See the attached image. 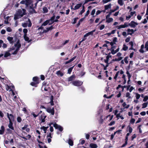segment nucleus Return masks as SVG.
Here are the masks:
<instances>
[{"instance_id":"obj_1","label":"nucleus","mask_w":148,"mask_h":148,"mask_svg":"<svg viewBox=\"0 0 148 148\" xmlns=\"http://www.w3.org/2000/svg\"><path fill=\"white\" fill-rule=\"evenodd\" d=\"M51 125H53V126L56 129H58L61 132L62 131L63 128L60 125H58L56 123H53V122H50L48 124L50 128V130L51 132H52L53 131V129L52 126H51Z\"/></svg>"},{"instance_id":"obj_2","label":"nucleus","mask_w":148,"mask_h":148,"mask_svg":"<svg viewBox=\"0 0 148 148\" xmlns=\"http://www.w3.org/2000/svg\"><path fill=\"white\" fill-rule=\"evenodd\" d=\"M97 117H98V120L99 123H100L102 124L103 122V120L104 118H106L104 117L103 115L100 112H99L97 115Z\"/></svg>"},{"instance_id":"obj_3","label":"nucleus","mask_w":148,"mask_h":148,"mask_svg":"<svg viewBox=\"0 0 148 148\" xmlns=\"http://www.w3.org/2000/svg\"><path fill=\"white\" fill-rule=\"evenodd\" d=\"M73 84L75 86H80L82 85L83 84V82L80 81L75 80L72 82Z\"/></svg>"},{"instance_id":"obj_4","label":"nucleus","mask_w":148,"mask_h":148,"mask_svg":"<svg viewBox=\"0 0 148 148\" xmlns=\"http://www.w3.org/2000/svg\"><path fill=\"white\" fill-rule=\"evenodd\" d=\"M22 10L23 11V12L21 10H19L18 11L17 13L21 17L26 14L25 10L24 9H23Z\"/></svg>"},{"instance_id":"obj_5","label":"nucleus","mask_w":148,"mask_h":148,"mask_svg":"<svg viewBox=\"0 0 148 148\" xmlns=\"http://www.w3.org/2000/svg\"><path fill=\"white\" fill-rule=\"evenodd\" d=\"M138 23L135 22L134 21H132L131 22L129 23V25L131 27L135 28L136 27V25H138Z\"/></svg>"},{"instance_id":"obj_6","label":"nucleus","mask_w":148,"mask_h":148,"mask_svg":"<svg viewBox=\"0 0 148 148\" xmlns=\"http://www.w3.org/2000/svg\"><path fill=\"white\" fill-rule=\"evenodd\" d=\"M7 116L9 119L10 121L14 120V117L13 115L11 114H9L7 113Z\"/></svg>"},{"instance_id":"obj_7","label":"nucleus","mask_w":148,"mask_h":148,"mask_svg":"<svg viewBox=\"0 0 148 148\" xmlns=\"http://www.w3.org/2000/svg\"><path fill=\"white\" fill-rule=\"evenodd\" d=\"M127 31L128 32L127 34V35H132L134 32V30L133 29H128Z\"/></svg>"},{"instance_id":"obj_8","label":"nucleus","mask_w":148,"mask_h":148,"mask_svg":"<svg viewBox=\"0 0 148 148\" xmlns=\"http://www.w3.org/2000/svg\"><path fill=\"white\" fill-rule=\"evenodd\" d=\"M96 31L95 29H94L93 30L88 32L87 33H86L84 35V37H87L90 35H92L93 34V32H95Z\"/></svg>"},{"instance_id":"obj_9","label":"nucleus","mask_w":148,"mask_h":148,"mask_svg":"<svg viewBox=\"0 0 148 148\" xmlns=\"http://www.w3.org/2000/svg\"><path fill=\"white\" fill-rule=\"evenodd\" d=\"M46 116L44 114H42L40 117V119L41 120V123H43L45 122V119L46 118Z\"/></svg>"},{"instance_id":"obj_10","label":"nucleus","mask_w":148,"mask_h":148,"mask_svg":"<svg viewBox=\"0 0 148 148\" xmlns=\"http://www.w3.org/2000/svg\"><path fill=\"white\" fill-rule=\"evenodd\" d=\"M7 39L8 40L10 43L13 44L14 43L13 37L8 36L7 38Z\"/></svg>"},{"instance_id":"obj_11","label":"nucleus","mask_w":148,"mask_h":148,"mask_svg":"<svg viewBox=\"0 0 148 148\" xmlns=\"http://www.w3.org/2000/svg\"><path fill=\"white\" fill-rule=\"evenodd\" d=\"M113 115L110 116V115H109L108 116H107L106 117V118H104V119L106 120L108 118V121H110L112 120V119L113 118Z\"/></svg>"},{"instance_id":"obj_12","label":"nucleus","mask_w":148,"mask_h":148,"mask_svg":"<svg viewBox=\"0 0 148 148\" xmlns=\"http://www.w3.org/2000/svg\"><path fill=\"white\" fill-rule=\"evenodd\" d=\"M27 35H24V39L25 41H27L28 43L32 41V40L31 39L29 40V37L27 36Z\"/></svg>"},{"instance_id":"obj_13","label":"nucleus","mask_w":148,"mask_h":148,"mask_svg":"<svg viewBox=\"0 0 148 148\" xmlns=\"http://www.w3.org/2000/svg\"><path fill=\"white\" fill-rule=\"evenodd\" d=\"M94 132H96L95 131H91V132L89 134L85 133V135L86 138L87 139H89V137H90V134H94Z\"/></svg>"},{"instance_id":"obj_14","label":"nucleus","mask_w":148,"mask_h":148,"mask_svg":"<svg viewBox=\"0 0 148 148\" xmlns=\"http://www.w3.org/2000/svg\"><path fill=\"white\" fill-rule=\"evenodd\" d=\"M82 4L81 3L77 4L74 7V8L73 9L74 10H75L79 9L81 7Z\"/></svg>"},{"instance_id":"obj_15","label":"nucleus","mask_w":148,"mask_h":148,"mask_svg":"<svg viewBox=\"0 0 148 148\" xmlns=\"http://www.w3.org/2000/svg\"><path fill=\"white\" fill-rule=\"evenodd\" d=\"M25 4L27 6H28L32 2V0H25Z\"/></svg>"},{"instance_id":"obj_16","label":"nucleus","mask_w":148,"mask_h":148,"mask_svg":"<svg viewBox=\"0 0 148 148\" xmlns=\"http://www.w3.org/2000/svg\"><path fill=\"white\" fill-rule=\"evenodd\" d=\"M15 46L16 47H18V48H20L21 45L20 43V40H18L16 44H15Z\"/></svg>"},{"instance_id":"obj_17","label":"nucleus","mask_w":148,"mask_h":148,"mask_svg":"<svg viewBox=\"0 0 148 148\" xmlns=\"http://www.w3.org/2000/svg\"><path fill=\"white\" fill-rule=\"evenodd\" d=\"M34 8H33V9H30L29 12L30 14H33L34 13H36L37 12L36 10L34 9Z\"/></svg>"},{"instance_id":"obj_18","label":"nucleus","mask_w":148,"mask_h":148,"mask_svg":"<svg viewBox=\"0 0 148 148\" xmlns=\"http://www.w3.org/2000/svg\"><path fill=\"white\" fill-rule=\"evenodd\" d=\"M4 127L3 126H2L1 127V129H0V134H3L4 133Z\"/></svg>"},{"instance_id":"obj_19","label":"nucleus","mask_w":148,"mask_h":148,"mask_svg":"<svg viewBox=\"0 0 148 148\" xmlns=\"http://www.w3.org/2000/svg\"><path fill=\"white\" fill-rule=\"evenodd\" d=\"M90 147L91 148H97V145L95 143H90Z\"/></svg>"},{"instance_id":"obj_20","label":"nucleus","mask_w":148,"mask_h":148,"mask_svg":"<svg viewBox=\"0 0 148 148\" xmlns=\"http://www.w3.org/2000/svg\"><path fill=\"white\" fill-rule=\"evenodd\" d=\"M9 128L12 130H14V128L13 126V123L11 121H10L8 125Z\"/></svg>"},{"instance_id":"obj_21","label":"nucleus","mask_w":148,"mask_h":148,"mask_svg":"<svg viewBox=\"0 0 148 148\" xmlns=\"http://www.w3.org/2000/svg\"><path fill=\"white\" fill-rule=\"evenodd\" d=\"M39 82H32L30 83V85L33 86L37 87L38 86L37 84L39 83Z\"/></svg>"},{"instance_id":"obj_22","label":"nucleus","mask_w":148,"mask_h":148,"mask_svg":"<svg viewBox=\"0 0 148 148\" xmlns=\"http://www.w3.org/2000/svg\"><path fill=\"white\" fill-rule=\"evenodd\" d=\"M111 3H109L108 5H105L104 6L105 10H107L108 9H110L111 8Z\"/></svg>"},{"instance_id":"obj_23","label":"nucleus","mask_w":148,"mask_h":148,"mask_svg":"<svg viewBox=\"0 0 148 148\" xmlns=\"http://www.w3.org/2000/svg\"><path fill=\"white\" fill-rule=\"evenodd\" d=\"M75 78V75H72L68 78V81L69 82L73 81Z\"/></svg>"},{"instance_id":"obj_24","label":"nucleus","mask_w":148,"mask_h":148,"mask_svg":"<svg viewBox=\"0 0 148 148\" xmlns=\"http://www.w3.org/2000/svg\"><path fill=\"white\" fill-rule=\"evenodd\" d=\"M39 78L37 77H34L33 78V80L34 82H39Z\"/></svg>"},{"instance_id":"obj_25","label":"nucleus","mask_w":148,"mask_h":148,"mask_svg":"<svg viewBox=\"0 0 148 148\" xmlns=\"http://www.w3.org/2000/svg\"><path fill=\"white\" fill-rule=\"evenodd\" d=\"M49 127L47 126V127L43 126L41 127L40 129L41 130H42L44 132V133H46V131L47 130V129Z\"/></svg>"},{"instance_id":"obj_26","label":"nucleus","mask_w":148,"mask_h":148,"mask_svg":"<svg viewBox=\"0 0 148 148\" xmlns=\"http://www.w3.org/2000/svg\"><path fill=\"white\" fill-rule=\"evenodd\" d=\"M21 17L17 13L14 15V19L15 20H16Z\"/></svg>"},{"instance_id":"obj_27","label":"nucleus","mask_w":148,"mask_h":148,"mask_svg":"<svg viewBox=\"0 0 148 148\" xmlns=\"http://www.w3.org/2000/svg\"><path fill=\"white\" fill-rule=\"evenodd\" d=\"M68 143L70 146H72L73 145V140L71 139H69Z\"/></svg>"},{"instance_id":"obj_28","label":"nucleus","mask_w":148,"mask_h":148,"mask_svg":"<svg viewBox=\"0 0 148 148\" xmlns=\"http://www.w3.org/2000/svg\"><path fill=\"white\" fill-rule=\"evenodd\" d=\"M9 52H9L8 51H8H6L5 52V53L4 55V57L5 58H7L11 55V54L9 53Z\"/></svg>"},{"instance_id":"obj_29","label":"nucleus","mask_w":148,"mask_h":148,"mask_svg":"<svg viewBox=\"0 0 148 148\" xmlns=\"http://www.w3.org/2000/svg\"><path fill=\"white\" fill-rule=\"evenodd\" d=\"M49 22V20H47L43 23L42 24V26H45L48 24Z\"/></svg>"},{"instance_id":"obj_30","label":"nucleus","mask_w":148,"mask_h":148,"mask_svg":"<svg viewBox=\"0 0 148 148\" xmlns=\"http://www.w3.org/2000/svg\"><path fill=\"white\" fill-rule=\"evenodd\" d=\"M106 22L110 23L113 21V19L112 18H109L107 19H106Z\"/></svg>"},{"instance_id":"obj_31","label":"nucleus","mask_w":148,"mask_h":148,"mask_svg":"<svg viewBox=\"0 0 148 148\" xmlns=\"http://www.w3.org/2000/svg\"><path fill=\"white\" fill-rule=\"evenodd\" d=\"M74 66H73L72 67L70 68L68 70V73L69 74H71L73 69Z\"/></svg>"},{"instance_id":"obj_32","label":"nucleus","mask_w":148,"mask_h":148,"mask_svg":"<svg viewBox=\"0 0 148 148\" xmlns=\"http://www.w3.org/2000/svg\"><path fill=\"white\" fill-rule=\"evenodd\" d=\"M122 58V57H120L118 58H115V59H112V60L114 61H119L121 60Z\"/></svg>"},{"instance_id":"obj_33","label":"nucleus","mask_w":148,"mask_h":148,"mask_svg":"<svg viewBox=\"0 0 148 148\" xmlns=\"http://www.w3.org/2000/svg\"><path fill=\"white\" fill-rule=\"evenodd\" d=\"M42 10L44 13H47L48 12V10L46 7H44L42 8Z\"/></svg>"},{"instance_id":"obj_34","label":"nucleus","mask_w":148,"mask_h":148,"mask_svg":"<svg viewBox=\"0 0 148 148\" xmlns=\"http://www.w3.org/2000/svg\"><path fill=\"white\" fill-rule=\"evenodd\" d=\"M123 47L122 48V49L124 51H126L128 49V47L125 44L123 45Z\"/></svg>"},{"instance_id":"obj_35","label":"nucleus","mask_w":148,"mask_h":148,"mask_svg":"<svg viewBox=\"0 0 148 148\" xmlns=\"http://www.w3.org/2000/svg\"><path fill=\"white\" fill-rule=\"evenodd\" d=\"M85 12V7L84 5L82 6V10L80 12L79 14L82 15Z\"/></svg>"},{"instance_id":"obj_36","label":"nucleus","mask_w":148,"mask_h":148,"mask_svg":"<svg viewBox=\"0 0 148 148\" xmlns=\"http://www.w3.org/2000/svg\"><path fill=\"white\" fill-rule=\"evenodd\" d=\"M56 73L58 75H60L61 76L63 75V73L60 71H58Z\"/></svg>"},{"instance_id":"obj_37","label":"nucleus","mask_w":148,"mask_h":148,"mask_svg":"<svg viewBox=\"0 0 148 148\" xmlns=\"http://www.w3.org/2000/svg\"><path fill=\"white\" fill-rule=\"evenodd\" d=\"M53 28V26L51 25L50 27L47 28L46 29L48 32L49 31L52 30Z\"/></svg>"},{"instance_id":"obj_38","label":"nucleus","mask_w":148,"mask_h":148,"mask_svg":"<svg viewBox=\"0 0 148 148\" xmlns=\"http://www.w3.org/2000/svg\"><path fill=\"white\" fill-rule=\"evenodd\" d=\"M148 103L147 102H145L143 103L142 104L143 106L142 107V108H146L147 106Z\"/></svg>"},{"instance_id":"obj_39","label":"nucleus","mask_w":148,"mask_h":148,"mask_svg":"<svg viewBox=\"0 0 148 148\" xmlns=\"http://www.w3.org/2000/svg\"><path fill=\"white\" fill-rule=\"evenodd\" d=\"M55 16L53 14V16L52 17H51L50 19H49L48 20H49V22H50V21H54L55 20Z\"/></svg>"},{"instance_id":"obj_40","label":"nucleus","mask_w":148,"mask_h":148,"mask_svg":"<svg viewBox=\"0 0 148 148\" xmlns=\"http://www.w3.org/2000/svg\"><path fill=\"white\" fill-rule=\"evenodd\" d=\"M116 117L118 119L120 118L121 119H124V118L121 116L120 115V114H118L116 115Z\"/></svg>"},{"instance_id":"obj_41","label":"nucleus","mask_w":148,"mask_h":148,"mask_svg":"<svg viewBox=\"0 0 148 148\" xmlns=\"http://www.w3.org/2000/svg\"><path fill=\"white\" fill-rule=\"evenodd\" d=\"M111 53L110 52L108 54H106V55H108L106 57V58L109 60V58L112 57V56L110 55Z\"/></svg>"},{"instance_id":"obj_42","label":"nucleus","mask_w":148,"mask_h":148,"mask_svg":"<svg viewBox=\"0 0 148 148\" xmlns=\"http://www.w3.org/2000/svg\"><path fill=\"white\" fill-rule=\"evenodd\" d=\"M58 20L57 19H55L54 21H50L49 23H48L49 25H51L53 24L55 22H57Z\"/></svg>"},{"instance_id":"obj_43","label":"nucleus","mask_w":148,"mask_h":148,"mask_svg":"<svg viewBox=\"0 0 148 148\" xmlns=\"http://www.w3.org/2000/svg\"><path fill=\"white\" fill-rule=\"evenodd\" d=\"M118 3L120 5L122 6L123 4V0H118Z\"/></svg>"},{"instance_id":"obj_44","label":"nucleus","mask_w":148,"mask_h":148,"mask_svg":"<svg viewBox=\"0 0 148 148\" xmlns=\"http://www.w3.org/2000/svg\"><path fill=\"white\" fill-rule=\"evenodd\" d=\"M128 58V56H126L125 58L124 59V61L125 63L126 64H128V62L127 60Z\"/></svg>"},{"instance_id":"obj_45","label":"nucleus","mask_w":148,"mask_h":148,"mask_svg":"<svg viewBox=\"0 0 148 148\" xmlns=\"http://www.w3.org/2000/svg\"><path fill=\"white\" fill-rule=\"evenodd\" d=\"M145 47L146 49V51H148V41L146 42Z\"/></svg>"},{"instance_id":"obj_46","label":"nucleus","mask_w":148,"mask_h":148,"mask_svg":"<svg viewBox=\"0 0 148 148\" xmlns=\"http://www.w3.org/2000/svg\"><path fill=\"white\" fill-rule=\"evenodd\" d=\"M31 114L34 117L36 118L39 115V113L35 114L34 112H33Z\"/></svg>"},{"instance_id":"obj_47","label":"nucleus","mask_w":148,"mask_h":148,"mask_svg":"<svg viewBox=\"0 0 148 148\" xmlns=\"http://www.w3.org/2000/svg\"><path fill=\"white\" fill-rule=\"evenodd\" d=\"M116 27H118V29H120L121 28H125V27L124 26V25H121L119 26H116Z\"/></svg>"},{"instance_id":"obj_48","label":"nucleus","mask_w":148,"mask_h":148,"mask_svg":"<svg viewBox=\"0 0 148 148\" xmlns=\"http://www.w3.org/2000/svg\"><path fill=\"white\" fill-rule=\"evenodd\" d=\"M28 22H29L28 26L29 27H30L32 26V23H31L30 20L29 18L28 19Z\"/></svg>"},{"instance_id":"obj_49","label":"nucleus","mask_w":148,"mask_h":148,"mask_svg":"<svg viewBox=\"0 0 148 148\" xmlns=\"http://www.w3.org/2000/svg\"><path fill=\"white\" fill-rule=\"evenodd\" d=\"M140 95L138 94V93H136V98L137 100L138 99L140 98Z\"/></svg>"},{"instance_id":"obj_50","label":"nucleus","mask_w":148,"mask_h":148,"mask_svg":"<svg viewBox=\"0 0 148 148\" xmlns=\"http://www.w3.org/2000/svg\"><path fill=\"white\" fill-rule=\"evenodd\" d=\"M119 73V71H118L116 73L115 76L114 77V79H115L116 80V79L118 77V74Z\"/></svg>"},{"instance_id":"obj_51","label":"nucleus","mask_w":148,"mask_h":148,"mask_svg":"<svg viewBox=\"0 0 148 148\" xmlns=\"http://www.w3.org/2000/svg\"><path fill=\"white\" fill-rule=\"evenodd\" d=\"M78 17H76L74 18L73 21V22H72V23L73 24H75L77 22V19H78Z\"/></svg>"},{"instance_id":"obj_52","label":"nucleus","mask_w":148,"mask_h":148,"mask_svg":"<svg viewBox=\"0 0 148 148\" xmlns=\"http://www.w3.org/2000/svg\"><path fill=\"white\" fill-rule=\"evenodd\" d=\"M108 50H110L111 51V53L113 55L115 53H116V52L115 51H114V49H108Z\"/></svg>"},{"instance_id":"obj_53","label":"nucleus","mask_w":148,"mask_h":148,"mask_svg":"<svg viewBox=\"0 0 148 148\" xmlns=\"http://www.w3.org/2000/svg\"><path fill=\"white\" fill-rule=\"evenodd\" d=\"M47 111H54V108H53L52 109H51V108L50 107H48L47 109Z\"/></svg>"},{"instance_id":"obj_54","label":"nucleus","mask_w":148,"mask_h":148,"mask_svg":"<svg viewBox=\"0 0 148 148\" xmlns=\"http://www.w3.org/2000/svg\"><path fill=\"white\" fill-rule=\"evenodd\" d=\"M23 32L24 33V35H27V32L28 30L27 29L25 28L23 29Z\"/></svg>"},{"instance_id":"obj_55","label":"nucleus","mask_w":148,"mask_h":148,"mask_svg":"<svg viewBox=\"0 0 148 148\" xmlns=\"http://www.w3.org/2000/svg\"><path fill=\"white\" fill-rule=\"evenodd\" d=\"M22 26L24 27H26L27 26V23H22Z\"/></svg>"},{"instance_id":"obj_56","label":"nucleus","mask_w":148,"mask_h":148,"mask_svg":"<svg viewBox=\"0 0 148 148\" xmlns=\"http://www.w3.org/2000/svg\"><path fill=\"white\" fill-rule=\"evenodd\" d=\"M125 143L123 145H122V146L121 147H124L127 145V140H125Z\"/></svg>"},{"instance_id":"obj_57","label":"nucleus","mask_w":148,"mask_h":148,"mask_svg":"<svg viewBox=\"0 0 148 148\" xmlns=\"http://www.w3.org/2000/svg\"><path fill=\"white\" fill-rule=\"evenodd\" d=\"M125 143L123 145H122V146L121 147H124L127 145V140H125Z\"/></svg>"},{"instance_id":"obj_58","label":"nucleus","mask_w":148,"mask_h":148,"mask_svg":"<svg viewBox=\"0 0 148 148\" xmlns=\"http://www.w3.org/2000/svg\"><path fill=\"white\" fill-rule=\"evenodd\" d=\"M17 120L18 122L20 123L22 121V119L20 117L18 116L17 118Z\"/></svg>"},{"instance_id":"obj_59","label":"nucleus","mask_w":148,"mask_h":148,"mask_svg":"<svg viewBox=\"0 0 148 148\" xmlns=\"http://www.w3.org/2000/svg\"><path fill=\"white\" fill-rule=\"evenodd\" d=\"M6 30L8 32H11L12 31V29L10 27H8L6 29Z\"/></svg>"},{"instance_id":"obj_60","label":"nucleus","mask_w":148,"mask_h":148,"mask_svg":"<svg viewBox=\"0 0 148 148\" xmlns=\"http://www.w3.org/2000/svg\"><path fill=\"white\" fill-rule=\"evenodd\" d=\"M147 100H148V96H146L143 99V101L145 102L147 101Z\"/></svg>"},{"instance_id":"obj_61","label":"nucleus","mask_w":148,"mask_h":148,"mask_svg":"<svg viewBox=\"0 0 148 148\" xmlns=\"http://www.w3.org/2000/svg\"><path fill=\"white\" fill-rule=\"evenodd\" d=\"M130 38L129 37L127 38L125 40V42H129L130 40Z\"/></svg>"},{"instance_id":"obj_62","label":"nucleus","mask_w":148,"mask_h":148,"mask_svg":"<svg viewBox=\"0 0 148 148\" xmlns=\"http://www.w3.org/2000/svg\"><path fill=\"white\" fill-rule=\"evenodd\" d=\"M112 42H114V43H115L116 42H117V38L116 37H114L113 38Z\"/></svg>"},{"instance_id":"obj_63","label":"nucleus","mask_w":148,"mask_h":148,"mask_svg":"<svg viewBox=\"0 0 148 148\" xmlns=\"http://www.w3.org/2000/svg\"><path fill=\"white\" fill-rule=\"evenodd\" d=\"M105 27V25H101L99 27V29L100 30L103 29Z\"/></svg>"},{"instance_id":"obj_64","label":"nucleus","mask_w":148,"mask_h":148,"mask_svg":"<svg viewBox=\"0 0 148 148\" xmlns=\"http://www.w3.org/2000/svg\"><path fill=\"white\" fill-rule=\"evenodd\" d=\"M28 126V125H25L22 128V129L23 130H25Z\"/></svg>"}]
</instances>
